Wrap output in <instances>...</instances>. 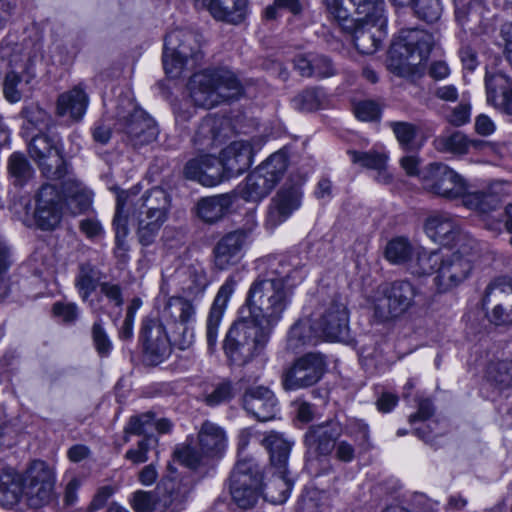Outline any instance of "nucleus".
Here are the masks:
<instances>
[{"instance_id": "f257e3e1", "label": "nucleus", "mask_w": 512, "mask_h": 512, "mask_svg": "<svg viewBox=\"0 0 512 512\" xmlns=\"http://www.w3.org/2000/svg\"><path fill=\"white\" fill-rule=\"evenodd\" d=\"M171 207L169 193L160 187H154L142 195L121 191L117 195L116 211L113 219L116 253L127 251L125 241L128 235L127 217L137 220V234L142 245H150L160 228L166 222Z\"/></svg>"}, {"instance_id": "f03ea898", "label": "nucleus", "mask_w": 512, "mask_h": 512, "mask_svg": "<svg viewBox=\"0 0 512 512\" xmlns=\"http://www.w3.org/2000/svg\"><path fill=\"white\" fill-rule=\"evenodd\" d=\"M258 269L260 274L247 293V318L272 334L291 302L285 288L290 265L277 258H267L259 261Z\"/></svg>"}, {"instance_id": "7ed1b4c3", "label": "nucleus", "mask_w": 512, "mask_h": 512, "mask_svg": "<svg viewBox=\"0 0 512 512\" xmlns=\"http://www.w3.org/2000/svg\"><path fill=\"white\" fill-rule=\"evenodd\" d=\"M327 12L352 32L356 49L373 54L386 36L384 0H322Z\"/></svg>"}, {"instance_id": "20e7f679", "label": "nucleus", "mask_w": 512, "mask_h": 512, "mask_svg": "<svg viewBox=\"0 0 512 512\" xmlns=\"http://www.w3.org/2000/svg\"><path fill=\"white\" fill-rule=\"evenodd\" d=\"M195 106L211 108L224 100L239 98L243 86L233 71L226 67L205 69L191 76L188 82Z\"/></svg>"}, {"instance_id": "39448f33", "label": "nucleus", "mask_w": 512, "mask_h": 512, "mask_svg": "<svg viewBox=\"0 0 512 512\" xmlns=\"http://www.w3.org/2000/svg\"><path fill=\"white\" fill-rule=\"evenodd\" d=\"M202 35L188 28H176L167 33L162 55L163 68L170 78H178L193 69L202 59Z\"/></svg>"}, {"instance_id": "423d86ee", "label": "nucleus", "mask_w": 512, "mask_h": 512, "mask_svg": "<svg viewBox=\"0 0 512 512\" xmlns=\"http://www.w3.org/2000/svg\"><path fill=\"white\" fill-rule=\"evenodd\" d=\"M271 334L247 317L235 322L224 340V352L236 365H245L266 346Z\"/></svg>"}, {"instance_id": "0eeeda50", "label": "nucleus", "mask_w": 512, "mask_h": 512, "mask_svg": "<svg viewBox=\"0 0 512 512\" xmlns=\"http://www.w3.org/2000/svg\"><path fill=\"white\" fill-rule=\"evenodd\" d=\"M227 448V437L219 425L205 421L197 437V446L191 443L176 449V458L188 468L196 469L209 459L220 458Z\"/></svg>"}, {"instance_id": "6e6552de", "label": "nucleus", "mask_w": 512, "mask_h": 512, "mask_svg": "<svg viewBox=\"0 0 512 512\" xmlns=\"http://www.w3.org/2000/svg\"><path fill=\"white\" fill-rule=\"evenodd\" d=\"M262 472L253 458L239 459L235 464L229 479V489L233 501L242 509L255 506L260 496L270 500L273 494L262 491ZM270 487H267L269 490Z\"/></svg>"}, {"instance_id": "1a4fd4ad", "label": "nucleus", "mask_w": 512, "mask_h": 512, "mask_svg": "<svg viewBox=\"0 0 512 512\" xmlns=\"http://www.w3.org/2000/svg\"><path fill=\"white\" fill-rule=\"evenodd\" d=\"M420 297V291L407 280L383 285L374 296L373 315L380 322L397 318L414 306Z\"/></svg>"}, {"instance_id": "9d476101", "label": "nucleus", "mask_w": 512, "mask_h": 512, "mask_svg": "<svg viewBox=\"0 0 512 512\" xmlns=\"http://www.w3.org/2000/svg\"><path fill=\"white\" fill-rule=\"evenodd\" d=\"M287 168L284 154L274 153L252 171L236 188V194L246 202H259L281 180Z\"/></svg>"}, {"instance_id": "9b49d317", "label": "nucleus", "mask_w": 512, "mask_h": 512, "mask_svg": "<svg viewBox=\"0 0 512 512\" xmlns=\"http://www.w3.org/2000/svg\"><path fill=\"white\" fill-rule=\"evenodd\" d=\"M115 118L118 128L134 147H141L156 140L158 128L155 121L128 97L119 99Z\"/></svg>"}, {"instance_id": "f8f14e48", "label": "nucleus", "mask_w": 512, "mask_h": 512, "mask_svg": "<svg viewBox=\"0 0 512 512\" xmlns=\"http://www.w3.org/2000/svg\"><path fill=\"white\" fill-rule=\"evenodd\" d=\"M423 187L446 199L462 198L468 189L465 179L443 163H431L421 172Z\"/></svg>"}, {"instance_id": "ddd939ff", "label": "nucleus", "mask_w": 512, "mask_h": 512, "mask_svg": "<svg viewBox=\"0 0 512 512\" xmlns=\"http://www.w3.org/2000/svg\"><path fill=\"white\" fill-rule=\"evenodd\" d=\"M488 320L495 325L512 324V278L496 277L490 281L482 299Z\"/></svg>"}, {"instance_id": "4468645a", "label": "nucleus", "mask_w": 512, "mask_h": 512, "mask_svg": "<svg viewBox=\"0 0 512 512\" xmlns=\"http://www.w3.org/2000/svg\"><path fill=\"white\" fill-rule=\"evenodd\" d=\"M55 479L52 470L43 461H33L23 475V497L34 509L51 502Z\"/></svg>"}, {"instance_id": "2eb2a0df", "label": "nucleus", "mask_w": 512, "mask_h": 512, "mask_svg": "<svg viewBox=\"0 0 512 512\" xmlns=\"http://www.w3.org/2000/svg\"><path fill=\"white\" fill-rule=\"evenodd\" d=\"M60 146L57 136L46 134L34 136L29 143L30 156L47 178L61 179L66 174V162Z\"/></svg>"}, {"instance_id": "dca6fc26", "label": "nucleus", "mask_w": 512, "mask_h": 512, "mask_svg": "<svg viewBox=\"0 0 512 512\" xmlns=\"http://www.w3.org/2000/svg\"><path fill=\"white\" fill-rule=\"evenodd\" d=\"M261 445L269 452L271 464L279 470L278 478L270 485L283 488L277 496H271L270 500L273 504H282L289 497L290 484L286 480V466L292 443L282 434L271 431L261 440Z\"/></svg>"}, {"instance_id": "f3484780", "label": "nucleus", "mask_w": 512, "mask_h": 512, "mask_svg": "<svg viewBox=\"0 0 512 512\" xmlns=\"http://www.w3.org/2000/svg\"><path fill=\"white\" fill-rule=\"evenodd\" d=\"M324 357L317 353H307L297 359L285 372L282 384L285 390H298L313 386L324 374Z\"/></svg>"}, {"instance_id": "a211bd4d", "label": "nucleus", "mask_w": 512, "mask_h": 512, "mask_svg": "<svg viewBox=\"0 0 512 512\" xmlns=\"http://www.w3.org/2000/svg\"><path fill=\"white\" fill-rule=\"evenodd\" d=\"M140 342L146 360L157 365L171 354V342L162 322L156 318L145 317L141 323Z\"/></svg>"}, {"instance_id": "6ab92c4d", "label": "nucleus", "mask_w": 512, "mask_h": 512, "mask_svg": "<svg viewBox=\"0 0 512 512\" xmlns=\"http://www.w3.org/2000/svg\"><path fill=\"white\" fill-rule=\"evenodd\" d=\"M472 271V259L457 250L449 255L441 256L434 279L437 289L446 292L458 286Z\"/></svg>"}, {"instance_id": "aec40b11", "label": "nucleus", "mask_w": 512, "mask_h": 512, "mask_svg": "<svg viewBox=\"0 0 512 512\" xmlns=\"http://www.w3.org/2000/svg\"><path fill=\"white\" fill-rule=\"evenodd\" d=\"M315 324L322 340L345 341L349 337V314L344 303L331 301L324 307Z\"/></svg>"}, {"instance_id": "412c9836", "label": "nucleus", "mask_w": 512, "mask_h": 512, "mask_svg": "<svg viewBox=\"0 0 512 512\" xmlns=\"http://www.w3.org/2000/svg\"><path fill=\"white\" fill-rule=\"evenodd\" d=\"M250 231L236 229L223 235L213 248L214 265L218 270H227L237 265L249 244Z\"/></svg>"}, {"instance_id": "4be33fe9", "label": "nucleus", "mask_w": 512, "mask_h": 512, "mask_svg": "<svg viewBox=\"0 0 512 512\" xmlns=\"http://www.w3.org/2000/svg\"><path fill=\"white\" fill-rule=\"evenodd\" d=\"M302 191L298 185L283 186L270 200L265 227L274 230L301 206Z\"/></svg>"}, {"instance_id": "5701e85b", "label": "nucleus", "mask_w": 512, "mask_h": 512, "mask_svg": "<svg viewBox=\"0 0 512 512\" xmlns=\"http://www.w3.org/2000/svg\"><path fill=\"white\" fill-rule=\"evenodd\" d=\"M35 221L42 230H52L58 226L62 217V197L58 189L51 184L40 188L35 209Z\"/></svg>"}, {"instance_id": "b1692460", "label": "nucleus", "mask_w": 512, "mask_h": 512, "mask_svg": "<svg viewBox=\"0 0 512 512\" xmlns=\"http://www.w3.org/2000/svg\"><path fill=\"white\" fill-rule=\"evenodd\" d=\"M243 408L259 421L275 418L279 408L275 394L265 386H253L246 389L242 397Z\"/></svg>"}, {"instance_id": "393cba45", "label": "nucleus", "mask_w": 512, "mask_h": 512, "mask_svg": "<svg viewBox=\"0 0 512 512\" xmlns=\"http://www.w3.org/2000/svg\"><path fill=\"white\" fill-rule=\"evenodd\" d=\"M424 227L427 236L442 246H452L462 239L458 219L447 212L432 213Z\"/></svg>"}, {"instance_id": "a878e982", "label": "nucleus", "mask_w": 512, "mask_h": 512, "mask_svg": "<svg viewBox=\"0 0 512 512\" xmlns=\"http://www.w3.org/2000/svg\"><path fill=\"white\" fill-rule=\"evenodd\" d=\"M341 431L340 424L335 421L310 426L304 437L308 453L317 456L330 455Z\"/></svg>"}, {"instance_id": "bb28decb", "label": "nucleus", "mask_w": 512, "mask_h": 512, "mask_svg": "<svg viewBox=\"0 0 512 512\" xmlns=\"http://www.w3.org/2000/svg\"><path fill=\"white\" fill-rule=\"evenodd\" d=\"M253 155V147L249 141H234L221 151L220 171L224 170L227 177L238 176L252 165Z\"/></svg>"}, {"instance_id": "cd10ccee", "label": "nucleus", "mask_w": 512, "mask_h": 512, "mask_svg": "<svg viewBox=\"0 0 512 512\" xmlns=\"http://www.w3.org/2000/svg\"><path fill=\"white\" fill-rule=\"evenodd\" d=\"M183 172L187 179L197 181L207 187L218 185L223 178L219 167V159L209 154L190 159L186 163Z\"/></svg>"}, {"instance_id": "c85d7f7f", "label": "nucleus", "mask_w": 512, "mask_h": 512, "mask_svg": "<svg viewBox=\"0 0 512 512\" xmlns=\"http://www.w3.org/2000/svg\"><path fill=\"white\" fill-rule=\"evenodd\" d=\"M176 278L183 296L190 299L202 297L210 283L204 265L198 261L178 269Z\"/></svg>"}, {"instance_id": "c756f323", "label": "nucleus", "mask_w": 512, "mask_h": 512, "mask_svg": "<svg viewBox=\"0 0 512 512\" xmlns=\"http://www.w3.org/2000/svg\"><path fill=\"white\" fill-rule=\"evenodd\" d=\"M235 284L236 282L232 277L227 278L219 288L210 308L206 323V340L210 350H212L217 343L219 326L227 303L234 292Z\"/></svg>"}, {"instance_id": "7c9ffc66", "label": "nucleus", "mask_w": 512, "mask_h": 512, "mask_svg": "<svg viewBox=\"0 0 512 512\" xmlns=\"http://www.w3.org/2000/svg\"><path fill=\"white\" fill-rule=\"evenodd\" d=\"M202 7L218 21L230 24L241 23L248 14L247 0H208Z\"/></svg>"}, {"instance_id": "2f4dec72", "label": "nucleus", "mask_w": 512, "mask_h": 512, "mask_svg": "<svg viewBox=\"0 0 512 512\" xmlns=\"http://www.w3.org/2000/svg\"><path fill=\"white\" fill-rule=\"evenodd\" d=\"M423 61L409 46L403 44V38L394 42L389 51V68L399 76L408 77L418 72Z\"/></svg>"}, {"instance_id": "473e14b6", "label": "nucleus", "mask_w": 512, "mask_h": 512, "mask_svg": "<svg viewBox=\"0 0 512 512\" xmlns=\"http://www.w3.org/2000/svg\"><path fill=\"white\" fill-rule=\"evenodd\" d=\"M89 97L81 84L59 95L56 111L59 116H69L74 121L83 118L88 107Z\"/></svg>"}, {"instance_id": "72a5a7b5", "label": "nucleus", "mask_w": 512, "mask_h": 512, "mask_svg": "<svg viewBox=\"0 0 512 512\" xmlns=\"http://www.w3.org/2000/svg\"><path fill=\"white\" fill-rule=\"evenodd\" d=\"M321 340L315 320L300 318L290 327L286 345L287 349L296 352L307 346L316 345Z\"/></svg>"}, {"instance_id": "f704fd0d", "label": "nucleus", "mask_w": 512, "mask_h": 512, "mask_svg": "<svg viewBox=\"0 0 512 512\" xmlns=\"http://www.w3.org/2000/svg\"><path fill=\"white\" fill-rule=\"evenodd\" d=\"M172 423L166 418L155 419L151 412L132 416L124 429V440L127 442L129 435L154 436V432L168 433L171 431Z\"/></svg>"}, {"instance_id": "c9c22d12", "label": "nucleus", "mask_w": 512, "mask_h": 512, "mask_svg": "<svg viewBox=\"0 0 512 512\" xmlns=\"http://www.w3.org/2000/svg\"><path fill=\"white\" fill-rule=\"evenodd\" d=\"M162 317L175 325L193 324L196 308L192 301L185 296L170 297L163 308Z\"/></svg>"}, {"instance_id": "e433bc0d", "label": "nucleus", "mask_w": 512, "mask_h": 512, "mask_svg": "<svg viewBox=\"0 0 512 512\" xmlns=\"http://www.w3.org/2000/svg\"><path fill=\"white\" fill-rule=\"evenodd\" d=\"M232 204L233 199L229 194L204 197L197 203V215L206 223H215L224 217Z\"/></svg>"}, {"instance_id": "4c0bfd02", "label": "nucleus", "mask_w": 512, "mask_h": 512, "mask_svg": "<svg viewBox=\"0 0 512 512\" xmlns=\"http://www.w3.org/2000/svg\"><path fill=\"white\" fill-rule=\"evenodd\" d=\"M23 497V476L6 467L0 471V505L16 504Z\"/></svg>"}, {"instance_id": "58836bf2", "label": "nucleus", "mask_w": 512, "mask_h": 512, "mask_svg": "<svg viewBox=\"0 0 512 512\" xmlns=\"http://www.w3.org/2000/svg\"><path fill=\"white\" fill-rule=\"evenodd\" d=\"M31 78L27 75L10 70L7 71L3 80V94L10 103H17L27 97L31 92Z\"/></svg>"}, {"instance_id": "ea45409f", "label": "nucleus", "mask_w": 512, "mask_h": 512, "mask_svg": "<svg viewBox=\"0 0 512 512\" xmlns=\"http://www.w3.org/2000/svg\"><path fill=\"white\" fill-rule=\"evenodd\" d=\"M223 119L214 115H208L200 122L194 136L193 143L199 149L212 147L220 136Z\"/></svg>"}, {"instance_id": "a19ab883", "label": "nucleus", "mask_w": 512, "mask_h": 512, "mask_svg": "<svg viewBox=\"0 0 512 512\" xmlns=\"http://www.w3.org/2000/svg\"><path fill=\"white\" fill-rule=\"evenodd\" d=\"M441 256L438 251H428L417 246L407 270L416 276L430 275L432 272H436Z\"/></svg>"}, {"instance_id": "79ce46f5", "label": "nucleus", "mask_w": 512, "mask_h": 512, "mask_svg": "<svg viewBox=\"0 0 512 512\" xmlns=\"http://www.w3.org/2000/svg\"><path fill=\"white\" fill-rule=\"evenodd\" d=\"M353 163L378 171L376 180L381 183H388L390 176L386 172L387 155L377 151H349Z\"/></svg>"}, {"instance_id": "37998d69", "label": "nucleus", "mask_w": 512, "mask_h": 512, "mask_svg": "<svg viewBox=\"0 0 512 512\" xmlns=\"http://www.w3.org/2000/svg\"><path fill=\"white\" fill-rule=\"evenodd\" d=\"M100 271L89 263L79 265L78 273L75 277V287L82 301H87L91 294L100 285Z\"/></svg>"}, {"instance_id": "c03bdc74", "label": "nucleus", "mask_w": 512, "mask_h": 512, "mask_svg": "<svg viewBox=\"0 0 512 512\" xmlns=\"http://www.w3.org/2000/svg\"><path fill=\"white\" fill-rule=\"evenodd\" d=\"M470 139L460 131L446 132L433 140L434 148L441 153L463 155L469 152Z\"/></svg>"}, {"instance_id": "a18cd8bd", "label": "nucleus", "mask_w": 512, "mask_h": 512, "mask_svg": "<svg viewBox=\"0 0 512 512\" xmlns=\"http://www.w3.org/2000/svg\"><path fill=\"white\" fill-rule=\"evenodd\" d=\"M415 248L407 238L396 237L387 243L385 257L390 263L405 265L408 269Z\"/></svg>"}, {"instance_id": "49530a36", "label": "nucleus", "mask_w": 512, "mask_h": 512, "mask_svg": "<svg viewBox=\"0 0 512 512\" xmlns=\"http://www.w3.org/2000/svg\"><path fill=\"white\" fill-rule=\"evenodd\" d=\"M487 102L494 105L512 89V79L501 71H487L485 75Z\"/></svg>"}, {"instance_id": "de8ad7c7", "label": "nucleus", "mask_w": 512, "mask_h": 512, "mask_svg": "<svg viewBox=\"0 0 512 512\" xmlns=\"http://www.w3.org/2000/svg\"><path fill=\"white\" fill-rule=\"evenodd\" d=\"M436 42L434 34L424 30L412 29L404 38V45L409 46L419 58L425 62Z\"/></svg>"}, {"instance_id": "09e8293b", "label": "nucleus", "mask_w": 512, "mask_h": 512, "mask_svg": "<svg viewBox=\"0 0 512 512\" xmlns=\"http://www.w3.org/2000/svg\"><path fill=\"white\" fill-rule=\"evenodd\" d=\"M487 381L499 389L512 386V360L491 361L486 368Z\"/></svg>"}, {"instance_id": "8fccbe9b", "label": "nucleus", "mask_w": 512, "mask_h": 512, "mask_svg": "<svg viewBox=\"0 0 512 512\" xmlns=\"http://www.w3.org/2000/svg\"><path fill=\"white\" fill-rule=\"evenodd\" d=\"M462 203L465 207L478 211L482 214H488L497 209L500 204V200L496 194L491 192L476 191L465 192L462 199Z\"/></svg>"}, {"instance_id": "3c124183", "label": "nucleus", "mask_w": 512, "mask_h": 512, "mask_svg": "<svg viewBox=\"0 0 512 512\" xmlns=\"http://www.w3.org/2000/svg\"><path fill=\"white\" fill-rule=\"evenodd\" d=\"M7 170L13 184L17 186H23L33 174L29 161L19 152L10 155L7 161Z\"/></svg>"}, {"instance_id": "603ef678", "label": "nucleus", "mask_w": 512, "mask_h": 512, "mask_svg": "<svg viewBox=\"0 0 512 512\" xmlns=\"http://www.w3.org/2000/svg\"><path fill=\"white\" fill-rule=\"evenodd\" d=\"M68 204L74 213H83L92 206V192L79 183H71L65 188Z\"/></svg>"}, {"instance_id": "864d4df0", "label": "nucleus", "mask_w": 512, "mask_h": 512, "mask_svg": "<svg viewBox=\"0 0 512 512\" xmlns=\"http://www.w3.org/2000/svg\"><path fill=\"white\" fill-rule=\"evenodd\" d=\"M324 93L321 89L311 87L299 92L293 99L292 105L296 110L311 112L321 107Z\"/></svg>"}, {"instance_id": "5fc2aeb1", "label": "nucleus", "mask_w": 512, "mask_h": 512, "mask_svg": "<svg viewBox=\"0 0 512 512\" xmlns=\"http://www.w3.org/2000/svg\"><path fill=\"white\" fill-rule=\"evenodd\" d=\"M484 11L485 8L481 2L473 1L468 5H464L463 9H457L456 17L464 27L468 26L470 31H474L478 26L482 25Z\"/></svg>"}, {"instance_id": "6e6d98bb", "label": "nucleus", "mask_w": 512, "mask_h": 512, "mask_svg": "<svg viewBox=\"0 0 512 512\" xmlns=\"http://www.w3.org/2000/svg\"><path fill=\"white\" fill-rule=\"evenodd\" d=\"M346 434L354 439L359 453L371 448L369 426L362 420H350L346 426Z\"/></svg>"}, {"instance_id": "4d7b16f0", "label": "nucleus", "mask_w": 512, "mask_h": 512, "mask_svg": "<svg viewBox=\"0 0 512 512\" xmlns=\"http://www.w3.org/2000/svg\"><path fill=\"white\" fill-rule=\"evenodd\" d=\"M412 7L416 16L427 23L437 22L443 11L441 0H415Z\"/></svg>"}, {"instance_id": "13d9d810", "label": "nucleus", "mask_w": 512, "mask_h": 512, "mask_svg": "<svg viewBox=\"0 0 512 512\" xmlns=\"http://www.w3.org/2000/svg\"><path fill=\"white\" fill-rule=\"evenodd\" d=\"M390 127L395 134L399 144L404 149H410L418 132L417 126L413 123L399 121L391 122Z\"/></svg>"}, {"instance_id": "bf43d9fd", "label": "nucleus", "mask_w": 512, "mask_h": 512, "mask_svg": "<svg viewBox=\"0 0 512 512\" xmlns=\"http://www.w3.org/2000/svg\"><path fill=\"white\" fill-rule=\"evenodd\" d=\"M235 395L233 385L224 380L215 385L213 391L206 395L205 403L209 406H217L230 401Z\"/></svg>"}, {"instance_id": "052dcab7", "label": "nucleus", "mask_w": 512, "mask_h": 512, "mask_svg": "<svg viewBox=\"0 0 512 512\" xmlns=\"http://www.w3.org/2000/svg\"><path fill=\"white\" fill-rule=\"evenodd\" d=\"M92 339L97 353L101 357H107L112 350V342L103 328L100 321H96L92 326Z\"/></svg>"}, {"instance_id": "680f3d73", "label": "nucleus", "mask_w": 512, "mask_h": 512, "mask_svg": "<svg viewBox=\"0 0 512 512\" xmlns=\"http://www.w3.org/2000/svg\"><path fill=\"white\" fill-rule=\"evenodd\" d=\"M80 232L90 241L97 242L104 238L105 230L96 217H85L78 224Z\"/></svg>"}, {"instance_id": "e2e57ef3", "label": "nucleus", "mask_w": 512, "mask_h": 512, "mask_svg": "<svg viewBox=\"0 0 512 512\" xmlns=\"http://www.w3.org/2000/svg\"><path fill=\"white\" fill-rule=\"evenodd\" d=\"M156 444L157 438L155 436H144V438L138 442L137 448L129 449L125 457L134 464L144 463L148 460V451Z\"/></svg>"}, {"instance_id": "0e129e2a", "label": "nucleus", "mask_w": 512, "mask_h": 512, "mask_svg": "<svg viewBox=\"0 0 512 512\" xmlns=\"http://www.w3.org/2000/svg\"><path fill=\"white\" fill-rule=\"evenodd\" d=\"M23 114L27 122L39 130L47 128L50 124V116L45 110L38 106L24 108Z\"/></svg>"}, {"instance_id": "69168bd1", "label": "nucleus", "mask_w": 512, "mask_h": 512, "mask_svg": "<svg viewBox=\"0 0 512 512\" xmlns=\"http://www.w3.org/2000/svg\"><path fill=\"white\" fill-rule=\"evenodd\" d=\"M355 116L361 121H373L379 118L380 108L373 101H362L354 107Z\"/></svg>"}, {"instance_id": "338daca9", "label": "nucleus", "mask_w": 512, "mask_h": 512, "mask_svg": "<svg viewBox=\"0 0 512 512\" xmlns=\"http://www.w3.org/2000/svg\"><path fill=\"white\" fill-rule=\"evenodd\" d=\"M53 313L64 322H74L79 315V308L75 303L56 302L53 305Z\"/></svg>"}, {"instance_id": "774afa93", "label": "nucleus", "mask_w": 512, "mask_h": 512, "mask_svg": "<svg viewBox=\"0 0 512 512\" xmlns=\"http://www.w3.org/2000/svg\"><path fill=\"white\" fill-rule=\"evenodd\" d=\"M312 76L326 78L334 75V67L331 61L322 55H313Z\"/></svg>"}]
</instances>
